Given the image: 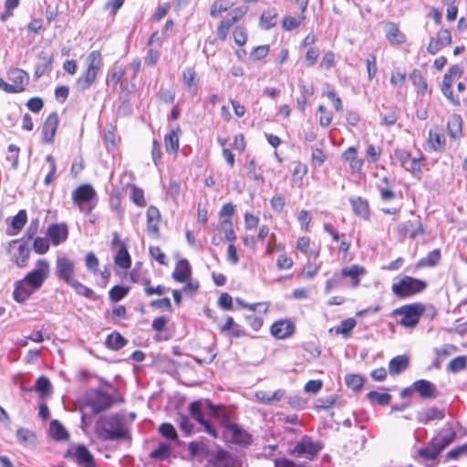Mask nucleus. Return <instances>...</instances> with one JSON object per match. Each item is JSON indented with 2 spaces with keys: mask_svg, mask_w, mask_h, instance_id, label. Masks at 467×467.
I'll use <instances>...</instances> for the list:
<instances>
[{
  "mask_svg": "<svg viewBox=\"0 0 467 467\" xmlns=\"http://www.w3.org/2000/svg\"><path fill=\"white\" fill-rule=\"evenodd\" d=\"M441 47L450 46L451 43V36L448 29H441L437 33V36L434 37Z\"/></svg>",
  "mask_w": 467,
  "mask_h": 467,
  "instance_id": "55",
  "label": "nucleus"
},
{
  "mask_svg": "<svg viewBox=\"0 0 467 467\" xmlns=\"http://www.w3.org/2000/svg\"><path fill=\"white\" fill-rule=\"evenodd\" d=\"M233 5L234 3L230 2L229 0H216L211 5L210 14L213 17H217Z\"/></svg>",
  "mask_w": 467,
  "mask_h": 467,
  "instance_id": "37",
  "label": "nucleus"
},
{
  "mask_svg": "<svg viewBox=\"0 0 467 467\" xmlns=\"http://www.w3.org/2000/svg\"><path fill=\"white\" fill-rule=\"evenodd\" d=\"M424 312V306L421 304H411L403 306L394 310L395 316H400V324L405 327H414L420 321V316Z\"/></svg>",
  "mask_w": 467,
  "mask_h": 467,
  "instance_id": "5",
  "label": "nucleus"
},
{
  "mask_svg": "<svg viewBox=\"0 0 467 467\" xmlns=\"http://www.w3.org/2000/svg\"><path fill=\"white\" fill-rule=\"evenodd\" d=\"M74 456L78 464L83 467H94L95 462L90 451L84 446L78 445L76 447Z\"/></svg>",
  "mask_w": 467,
  "mask_h": 467,
  "instance_id": "23",
  "label": "nucleus"
},
{
  "mask_svg": "<svg viewBox=\"0 0 467 467\" xmlns=\"http://www.w3.org/2000/svg\"><path fill=\"white\" fill-rule=\"evenodd\" d=\"M49 249V244L47 239L37 237L34 241V250L36 254H46Z\"/></svg>",
  "mask_w": 467,
  "mask_h": 467,
  "instance_id": "58",
  "label": "nucleus"
},
{
  "mask_svg": "<svg viewBox=\"0 0 467 467\" xmlns=\"http://www.w3.org/2000/svg\"><path fill=\"white\" fill-rule=\"evenodd\" d=\"M49 433L52 438L57 441H66L68 438V433L64 426L57 420L50 422Z\"/></svg>",
  "mask_w": 467,
  "mask_h": 467,
  "instance_id": "32",
  "label": "nucleus"
},
{
  "mask_svg": "<svg viewBox=\"0 0 467 467\" xmlns=\"http://www.w3.org/2000/svg\"><path fill=\"white\" fill-rule=\"evenodd\" d=\"M410 364V358L407 356L400 355L393 358L389 363V371L392 377L398 376L406 370Z\"/></svg>",
  "mask_w": 467,
  "mask_h": 467,
  "instance_id": "21",
  "label": "nucleus"
},
{
  "mask_svg": "<svg viewBox=\"0 0 467 467\" xmlns=\"http://www.w3.org/2000/svg\"><path fill=\"white\" fill-rule=\"evenodd\" d=\"M318 111L321 113L319 119L320 125L323 127L329 126L332 121V114L329 111H327L323 105H320L318 107Z\"/></svg>",
  "mask_w": 467,
  "mask_h": 467,
  "instance_id": "63",
  "label": "nucleus"
},
{
  "mask_svg": "<svg viewBox=\"0 0 467 467\" xmlns=\"http://www.w3.org/2000/svg\"><path fill=\"white\" fill-rule=\"evenodd\" d=\"M426 285L419 279L404 276L392 285V292L399 297H407L422 291Z\"/></svg>",
  "mask_w": 467,
  "mask_h": 467,
  "instance_id": "6",
  "label": "nucleus"
},
{
  "mask_svg": "<svg viewBox=\"0 0 467 467\" xmlns=\"http://www.w3.org/2000/svg\"><path fill=\"white\" fill-rule=\"evenodd\" d=\"M320 51L317 47H309L306 53V63L307 67H312L316 64Z\"/></svg>",
  "mask_w": 467,
  "mask_h": 467,
  "instance_id": "54",
  "label": "nucleus"
},
{
  "mask_svg": "<svg viewBox=\"0 0 467 467\" xmlns=\"http://www.w3.org/2000/svg\"><path fill=\"white\" fill-rule=\"evenodd\" d=\"M414 391H418L423 398L435 396V386L431 381H414Z\"/></svg>",
  "mask_w": 467,
  "mask_h": 467,
  "instance_id": "30",
  "label": "nucleus"
},
{
  "mask_svg": "<svg viewBox=\"0 0 467 467\" xmlns=\"http://www.w3.org/2000/svg\"><path fill=\"white\" fill-rule=\"evenodd\" d=\"M445 414L442 410L436 407L423 410L418 413V420L421 423L427 424L434 420H442Z\"/></svg>",
  "mask_w": 467,
  "mask_h": 467,
  "instance_id": "25",
  "label": "nucleus"
},
{
  "mask_svg": "<svg viewBox=\"0 0 467 467\" xmlns=\"http://www.w3.org/2000/svg\"><path fill=\"white\" fill-rule=\"evenodd\" d=\"M161 214L155 206H150L147 211V232L153 238L159 235Z\"/></svg>",
  "mask_w": 467,
  "mask_h": 467,
  "instance_id": "16",
  "label": "nucleus"
},
{
  "mask_svg": "<svg viewBox=\"0 0 467 467\" xmlns=\"http://www.w3.org/2000/svg\"><path fill=\"white\" fill-rule=\"evenodd\" d=\"M27 220L26 213L25 210H21L16 216L13 217L11 226L13 231L8 230V234H16L26 224Z\"/></svg>",
  "mask_w": 467,
  "mask_h": 467,
  "instance_id": "34",
  "label": "nucleus"
},
{
  "mask_svg": "<svg viewBox=\"0 0 467 467\" xmlns=\"http://www.w3.org/2000/svg\"><path fill=\"white\" fill-rule=\"evenodd\" d=\"M115 264L122 269H128L131 265V259L125 245L121 244L114 258Z\"/></svg>",
  "mask_w": 467,
  "mask_h": 467,
  "instance_id": "33",
  "label": "nucleus"
},
{
  "mask_svg": "<svg viewBox=\"0 0 467 467\" xmlns=\"http://www.w3.org/2000/svg\"><path fill=\"white\" fill-rule=\"evenodd\" d=\"M46 160L49 163V172L46 176L44 182L46 185H48L49 183H51L53 182V180L55 178L57 166H56L55 159L51 155L47 156Z\"/></svg>",
  "mask_w": 467,
  "mask_h": 467,
  "instance_id": "59",
  "label": "nucleus"
},
{
  "mask_svg": "<svg viewBox=\"0 0 467 467\" xmlns=\"http://www.w3.org/2000/svg\"><path fill=\"white\" fill-rule=\"evenodd\" d=\"M335 65V61H334V54L333 52H327L323 57H322V60L319 64V67L323 69H326V70H328L330 68H332Z\"/></svg>",
  "mask_w": 467,
  "mask_h": 467,
  "instance_id": "64",
  "label": "nucleus"
},
{
  "mask_svg": "<svg viewBox=\"0 0 467 467\" xmlns=\"http://www.w3.org/2000/svg\"><path fill=\"white\" fill-rule=\"evenodd\" d=\"M67 285H69L78 295L84 296L86 297H91L93 296V291L90 288L84 285L76 279H73Z\"/></svg>",
  "mask_w": 467,
  "mask_h": 467,
  "instance_id": "47",
  "label": "nucleus"
},
{
  "mask_svg": "<svg viewBox=\"0 0 467 467\" xmlns=\"http://www.w3.org/2000/svg\"><path fill=\"white\" fill-rule=\"evenodd\" d=\"M441 258L440 250L435 249L428 254V255L421 260V264L427 266H434Z\"/></svg>",
  "mask_w": 467,
  "mask_h": 467,
  "instance_id": "56",
  "label": "nucleus"
},
{
  "mask_svg": "<svg viewBox=\"0 0 467 467\" xmlns=\"http://www.w3.org/2000/svg\"><path fill=\"white\" fill-rule=\"evenodd\" d=\"M240 462L236 457L224 451H218L210 455L206 467H238Z\"/></svg>",
  "mask_w": 467,
  "mask_h": 467,
  "instance_id": "11",
  "label": "nucleus"
},
{
  "mask_svg": "<svg viewBox=\"0 0 467 467\" xmlns=\"http://www.w3.org/2000/svg\"><path fill=\"white\" fill-rule=\"evenodd\" d=\"M126 342V339L118 332L109 334L106 340L107 346L114 350L121 348Z\"/></svg>",
  "mask_w": 467,
  "mask_h": 467,
  "instance_id": "40",
  "label": "nucleus"
},
{
  "mask_svg": "<svg viewBox=\"0 0 467 467\" xmlns=\"http://www.w3.org/2000/svg\"><path fill=\"white\" fill-rule=\"evenodd\" d=\"M307 4H308L307 0L301 1V3H300L301 14L298 16L294 17V16H287L284 17L282 24H283V27L285 30H288V31L293 30L295 28H297L302 24V22L306 18L305 12L306 10Z\"/></svg>",
  "mask_w": 467,
  "mask_h": 467,
  "instance_id": "19",
  "label": "nucleus"
},
{
  "mask_svg": "<svg viewBox=\"0 0 467 467\" xmlns=\"http://www.w3.org/2000/svg\"><path fill=\"white\" fill-rule=\"evenodd\" d=\"M192 274V268L189 262L186 259L180 260L172 273L174 280L183 283L186 282Z\"/></svg>",
  "mask_w": 467,
  "mask_h": 467,
  "instance_id": "20",
  "label": "nucleus"
},
{
  "mask_svg": "<svg viewBox=\"0 0 467 467\" xmlns=\"http://www.w3.org/2000/svg\"><path fill=\"white\" fill-rule=\"evenodd\" d=\"M356 325L357 322L354 318H347L335 327V332L342 335L344 337H348Z\"/></svg>",
  "mask_w": 467,
  "mask_h": 467,
  "instance_id": "38",
  "label": "nucleus"
},
{
  "mask_svg": "<svg viewBox=\"0 0 467 467\" xmlns=\"http://www.w3.org/2000/svg\"><path fill=\"white\" fill-rule=\"evenodd\" d=\"M58 122V116L56 112L51 113L46 119L42 128L43 140L45 143L53 142Z\"/></svg>",
  "mask_w": 467,
  "mask_h": 467,
  "instance_id": "13",
  "label": "nucleus"
},
{
  "mask_svg": "<svg viewBox=\"0 0 467 467\" xmlns=\"http://www.w3.org/2000/svg\"><path fill=\"white\" fill-rule=\"evenodd\" d=\"M8 254L12 261H14L18 267L22 268L26 265L30 250L21 241L13 240L9 243Z\"/></svg>",
  "mask_w": 467,
  "mask_h": 467,
  "instance_id": "9",
  "label": "nucleus"
},
{
  "mask_svg": "<svg viewBox=\"0 0 467 467\" xmlns=\"http://www.w3.org/2000/svg\"><path fill=\"white\" fill-rule=\"evenodd\" d=\"M320 450L321 446L319 443L313 441L308 436H303L294 448L290 450L289 453L296 457L313 460Z\"/></svg>",
  "mask_w": 467,
  "mask_h": 467,
  "instance_id": "8",
  "label": "nucleus"
},
{
  "mask_svg": "<svg viewBox=\"0 0 467 467\" xmlns=\"http://www.w3.org/2000/svg\"><path fill=\"white\" fill-rule=\"evenodd\" d=\"M181 130H171L164 137L165 149L168 153H176L179 150V133Z\"/></svg>",
  "mask_w": 467,
  "mask_h": 467,
  "instance_id": "28",
  "label": "nucleus"
},
{
  "mask_svg": "<svg viewBox=\"0 0 467 467\" xmlns=\"http://www.w3.org/2000/svg\"><path fill=\"white\" fill-rule=\"evenodd\" d=\"M122 401V397L118 390L105 381L98 389L88 390L85 394L82 410H90L91 414L95 415Z\"/></svg>",
  "mask_w": 467,
  "mask_h": 467,
  "instance_id": "1",
  "label": "nucleus"
},
{
  "mask_svg": "<svg viewBox=\"0 0 467 467\" xmlns=\"http://www.w3.org/2000/svg\"><path fill=\"white\" fill-rule=\"evenodd\" d=\"M448 130L452 138H457L462 133V119L459 115H452L447 123Z\"/></svg>",
  "mask_w": 467,
  "mask_h": 467,
  "instance_id": "36",
  "label": "nucleus"
},
{
  "mask_svg": "<svg viewBox=\"0 0 467 467\" xmlns=\"http://www.w3.org/2000/svg\"><path fill=\"white\" fill-rule=\"evenodd\" d=\"M128 293V288L115 285L109 291V297L112 301L118 302L121 300Z\"/></svg>",
  "mask_w": 467,
  "mask_h": 467,
  "instance_id": "57",
  "label": "nucleus"
},
{
  "mask_svg": "<svg viewBox=\"0 0 467 467\" xmlns=\"http://www.w3.org/2000/svg\"><path fill=\"white\" fill-rule=\"evenodd\" d=\"M284 392L282 390H276V391H264L259 390L255 392V397L257 400L266 402V403H272L274 401H278L282 398Z\"/></svg>",
  "mask_w": 467,
  "mask_h": 467,
  "instance_id": "35",
  "label": "nucleus"
},
{
  "mask_svg": "<svg viewBox=\"0 0 467 467\" xmlns=\"http://www.w3.org/2000/svg\"><path fill=\"white\" fill-rule=\"evenodd\" d=\"M294 332V324L289 320H278L271 327L272 335L278 339L290 337Z\"/></svg>",
  "mask_w": 467,
  "mask_h": 467,
  "instance_id": "15",
  "label": "nucleus"
},
{
  "mask_svg": "<svg viewBox=\"0 0 467 467\" xmlns=\"http://www.w3.org/2000/svg\"><path fill=\"white\" fill-rule=\"evenodd\" d=\"M428 143L430 148L438 150L441 149L445 144V138L441 133L437 131L430 130Z\"/></svg>",
  "mask_w": 467,
  "mask_h": 467,
  "instance_id": "39",
  "label": "nucleus"
},
{
  "mask_svg": "<svg viewBox=\"0 0 467 467\" xmlns=\"http://www.w3.org/2000/svg\"><path fill=\"white\" fill-rule=\"evenodd\" d=\"M36 290L30 286L25 279L16 281L13 292L14 299L18 303H24Z\"/></svg>",
  "mask_w": 467,
  "mask_h": 467,
  "instance_id": "18",
  "label": "nucleus"
},
{
  "mask_svg": "<svg viewBox=\"0 0 467 467\" xmlns=\"http://www.w3.org/2000/svg\"><path fill=\"white\" fill-rule=\"evenodd\" d=\"M87 69L77 79L76 87L78 90L84 91L88 89L97 78L98 72L102 66V56L98 50L90 52L86 59Z\"/></svg>",
  "mask_w": 467,
  "mask_h": 467,
  "instance_id": "4",
  "label": "nucleus"
},
{
  "mask_svg": "<svg viewBox=\"0 0 467 467\" xmlns=\"http://www.w3.org/2000/svg\"><path fill=\"white\" fill-rule=\"evenodd\" d=\"M8 153L7 160L11 161L13 169H16L18 164V155H19V148L14 144H10L8 146Z\"/></svg>",
  "mask_w": 467,
  "mask_h": 467,
  "instance_id": "61",
  "label": "nucleus"
},
{
  "mask_svg": "<svg viewBox=\"0 0 467 467\" xmlns=\"http://www.w3.org/2000/svg\"><path fill=\"white\" fill-rule=\"evenodd\" d=\"M159 431L162 436L170 440L176 441L178 439V435L174 427L170 423H162L159 427Z\"/></svg>",
  "mask_w": 467,
  "mask_h": 467,
  "instance_id": "50",
  "label": "nucleus"
},
{
  "mask_svg": "<svg viewBox=\"0 0 467 467\" xmlns=\"http://www.w3.org/2000/svg\"><path fill=\"white\" fill-rule=\"evenodd\" d=\"M95 197V190L88 184L78 187L72 193L74 203L86 214L92 211L93 205L91 202Z\"/></svg>",
  "mask_w": 467,
  "mask_h": 467,
  "instance_id": "7",
  "label": "nucleus"
},
{
  "mask_svg": "<svg viewBox=\"0 0 467 467\" xmlns=\"http://www.w3.org/2000/svg\"><path fill=\"white\" fill-rule=\"evenodd\" d=\"M16 438L18 441L25 444L33 443L35 441V435L34 433L25 428H19L16 431Z\"/></svg>",
  "mask_w": 467,
  "mask_h": 467,
  "instance_id": "48",
  "label": "nucleus"
},
{
  "mask_svg": "<svg viewBox=\"0 0 467 467\" xmlns=\"http://www.w3.org/2000/svg\"><path fill=\"white\" fill-rule=\"evenodd\" d=\"M8 78L11 82L21 88V90L26 89V86L28 84L29 76L28 74L20 68H14L8 71Z\"/></svg>",
  "mask_w": 467,
  "mask_h": 467,
  "instance_id": "24",
  "label": "nucleus"
},
{
  "mask_svg": "<svg viewBox=\"0 0 467 467\" xmlns=\"http://www.w3.org/2000/svg\"><path fill=\"white\" fill-rule=\"evenodd\" d=\"M368 400L371 403L387 405L390 401V395L387 392L370 391L367 394Z\"/></svg>",
  "mask_w": 467,
  "mask_h": 467,
  "instance_id": "41",
  "label": "nucleus"
},
{
  "mask_svg": "<svg viewBox=\"0 0 467 467\" xmlns=\"http://www.w3.org/2000/svg\"><path fill=\"white\" fill-rule=\"evenodd\" d=\"M56 272L59 279L68 284L75 279V264L65 256L57 257L56 262Z\"/></svg>",
  "mask_w": 467,
  "mask_h": 467,
  "instance_id": "12",
  "label": "nucleus"
},
{
  "mask_svg": "<svg viewBox=\"0 0 467 467\" xmlns=\"http://www.w3.org/2000/svg\"><path fill=\"white\" fill-rule=\"evenodd\" d=\"M385 32L388 40L391 43L400 44L405 40L404 36L400 32L398 26L392 22H388L385 25Z\"/></svg>",
  "mask_w": 467,
  "mask_h": 467,
  "instance_id": "29",
  "label": "nucleus"
},
{
  "mask_svg": "<svg viewBox=\"0 0 467 467\" xmlns=\"http://www.w3.org/2000/svg\"><path fill=\"white\" fill-rule=\"evenodd\" d=\"M410 78L415 86H419V88L421 89V92H425L427 90V83L420 70L414 69L411 72Z\"/></svg>",
  "mask_w": 467,
  "mask_h": 467,
  "instance_id": "51",
  "label": "nucleus"
},
{
  "mask_svg": "<svg viewBox=\"0 0 467 467\" xmlns=\"http://www.w3.org/2000/svg\"><path fill=\"white\" fill-rule=\"evenodd\" d=\"M229 431L232 433V438L234 442L242 445H247L251 442L252 437L248 432L241 430L235 424H229Z\"/></svg>",
  "mask_w": 467,
  "mask_h": 467,
  "instance_id": "27",
  "label": "nucleus"
},
{
  "mask_svg": "<svg viewBox=\"0 0 467 467\" xmlns=\"http://www.w3.org/2000/svg\"><path fill=\"white\" fill-rule=\"evenodd\" d=\"M47 234L54 245H58L67 240L68 229L66 223H53L47 228Z\"/></svg>",
  "mask_w": 467,
  "mask_h": 467,
  "instance_id": "14",
  "label": "nucleus"
},
{
  "mask_svg": "<svg viewBox=\"0 0 467 467\" xmlns=\"http://www.w3.org/2000/svg\"><path fill=\"white\" fill-rule=\"evenodd\" d=\"M456 433L452 427L448 423L446 426L440 431V433L432 439L434 441V445L438 446L441 451H442L445 447L450 445L453 440L455 439Z\"/></svg>",
  "mask_w": 467,
  "mask_h": 467,
  "instance_id": "17",
  "label": "nucleus"
},
{
  "mask_svg": "<svg viewBox=\"0 0 467 467\" xmlns=\"http://www.w3.org/2000/svg\"><path fill=\"white\" fill-rule=\"evenodd\" d=\"M130 198L132 202L140 207H144L146 205L143 191L134 185L131 186Z\"/></svg>",
  "mask_w": 467,
  "mask_h": 467,
  "instance_id": "49",
  "label": "nucleus"
},
{
  "mask_svg": "<svg viewBox=\"0 0 467 467\" xmlns=\"http://www.w3.org/2000/svg\"><path fill=\"white\" fill-rule=\"evenodd\" d=\"M340 278H341L340 274L339 275L334 274L333 276L326 282L325 292L327 294H328L333 289L340 287L341 286Z\"/></svg>",
  "mask_w": 467,
  "mask_h": 467,
  "instance_id": "60",
  "label": "nucleus"
},
{
  "mask_svg": "<svg viewBox=\"0 0 467 467\" xmlns=\"http://www.w3.org/2000/svg\"><path fill=\"white\" fill-rule=\"evenodd\" d=\"M376 63H377L376 56L373 54H369L366 59V67H367L368 77L369 80L373 79L376 76V73H377Z\"/></svg>",
  "mask_w": 467,
  "mask_h": 467,
  "instance_id": "52",
  "label": "nucleus"
},
{
  "mask_svg": "<svg viewBox=\"0 0 467 467\" xmlns=\"http://www.w3.org/2000/svg\"><path fill=\"white\" fill-rule=\"evenodd\" d=\"M205 407L206 410H209V413L221 420V422L225 423L227 421V415L221 406H215L208 400L203 402L201 400L193 401L190 404V412L191 415L194 418L195 420L200 422L204 426L205 431L212 435L213 437H217V434L212 425L203 418L202 413V408Z\"/></svg>",
  "mask_w": 467,
  "mask_h": 467,
  "instance_id": "3",
  "label": "nucleus"
},
{
  "mask_svg": "<svg viewBox=\"0 0 467 467\" xmlns=\"http://www.w3.org/2000/svg\"><path fill=\"white\" fill-rule=\"evenodd\" d=\"M48 275V264L44 260L37 262V268L29 272L23 279L35 290L41 287Z\"/></svg>",
  "mask_w": 467,
  "mask_h": 467,
  "instance_id": "10",
  "label": "nucleus"
},
{
  "mask_svg": "<svg viewBox=\"0 0 467 467\" xmlns=\"http://www.w3.org/2000/svg\"><path fill=\"white\" fill-rule=\"evenodd\" d=\"M351 205L354 210V212L361 216L366 217L368 213V202L361 198H357L354 200H351Z\"/></svg>",
  "mask_w": 467,
  "mask_h": 467,
  "instance_id": "44",
  "label": "nucleus"
},
{
  "mask_svg": "<svg viewBox=\"0 0 467 467\" xmlns=\"http://www.w3.org/2000/svg\"><path fill=\"white\" fill-rule=\"evenodd\" d=\"M197 74L193 67H186L182 72L183 84L189 92L195 93L197 90L198 81Z\"/></svg>",
  "mask_w": 467,
  "mask_h": 467,
  "instance_id": "26",
  "label": "nucleus"
},
{
  "mask_svg": "<svg viewBox=\"0 0 467 467\" xmlns=\"http://www.w3.org/2000/svg\"><path fill=\"white\" fill-rule=\"evenodd\" d=\"M365 273V269L358 265L347 266L341 269V277H349L351 286L357 287L359 285V277Z\"/></svg>",
  "mask_w": 467,
  "mask_h": 467,
  "instance_id": "22",
  "label": "nucleus"
},
{
  "mask_svg": "<svg viewBox=\"0 0 467 467\" xmlns=\"http://www.w3.org/2000/svg\"><path fill=\"white\" fill-rule=\"evenodd\" d=\"M171 452V446L165 443H161L154 451L150 452V457L153 459H163L168 457Z\"/></svg>",
  "mask_w": 467,
  "mask_h": 467,
  "instance_id": "46",
  "label": "nucleus"
},
{
  "mask_svg": "<svg viewBox=\"0 0 467 467\" xmlns=\"http://www.w3.org/2000/svg\"><path fill=\"white\" fill-rule=\"evenodd\" d=\"M246 169H247V175H248L249 179L256 181V182H260L262 183L264 182L263 173L260 169H256V166H255V163L254 161H250L247 163Z\"/></svg>",
  "mask_w": 467,
  "mask_h": 467,
  "instance_id": "45",
  "label": "nucleus"
},
{
  "mask_svg": "<svg viewBox=\"0 0 467 467\" xmlns=\"http://www.w3.org/2000/svg\"><path fill=\"white\" fill-rule=\"evenodd\" d=\"M399 230L401 234L409 235L410 238H415L418 234L423 233V227L420 222H417L415 224L410 222L402 223L399 226Z\"/></svg>",
  "mask_w": 467,
  "mask_h": 467,
  "instance_id": "31",
  "label": "nucleus"
},
{
  "mask_svg": "<svg viewBox=\"0 0 467 467\" xmlns=\"http://www.w3.org/2000/svg\"><path fill=\"white\" fill-rule=\"evenodd\" d=\"M441 451L438 446L434 445V441H431V444L419 451V454L427 461L434 460L440 454Z\"/></svg>",
  "mask_w": 467,
  "mask_h": 467,
  "instance_id": "42",
  "label": "nucleus"
},
{
  "mask_svg": "<svg viewBox=\"0 0 467 467\" xmlns=\"http://www.w3.org/2000/svg\"><path fill=\"white\" fill-rule=\"evenodd\" d=\"M177 421L181 430L185 433L190 434L192 431L193 426L187 416L182 414L179 415Z\"/></svg>",
  "mask_w": 467,
  "mask_h": 467,
  "instance_id": "62",
  "label": "nucleus"
},
{
  "mask_svg": "<svg viewBox=\"0 0 467 467\" xmlns=\"http://www.w3.org/2000/svg\"><path fill=\"white\" fill-rule=\"evenodd\" d=\"M247 10H248V8L246 6L237 7L231 12L230 17L225 18V20L228 21V23L231 26H233L244 16V15L247 12Z\"/></svg>",
  "mask_w": 467,
  "mask_h": 467,
  "instance_id": "53",
  "label": "nucleus"
},
{
  "mask_svg": "<svg viewBox=\"0 0 467 467\" xmlns=\"http://www.w3.org/2000/svg\"><path fill=\"white\" fill-rule=\"evenodd\" d=\"M220 231L224 234L226 240L233 243L236 239L231 219H223L220 223Z\"/></svg>",
  "mask_w": 467,
  "mask_h": 467,
  "instance_id": "43",
  "label": "nucleus"
},
{
  "mask_svg": "<svg viewBox=\"0 0 467 467\" xmlns=\"http://www.w3.org/2000/svg\"><path fill=\"white\" fill-rule=\"evenodd\" d=\"M95 432L102 441H114L127 434L123 419L118 414L101 416L95 424Z\"/></svg>",
  "mask_w": 467,
  "mask_h": 467,
  "instance_id": "2",
  "label": "nucleus"
}]
</instances>
